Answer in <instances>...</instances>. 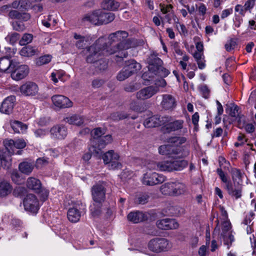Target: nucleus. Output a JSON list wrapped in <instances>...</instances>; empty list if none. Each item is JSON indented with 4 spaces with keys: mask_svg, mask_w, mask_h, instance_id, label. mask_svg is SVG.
<instances>
[{
    "mask_svg": "<svg viewBox=\"0 0 256 256\" xmlns=\"http://www.w3.org/2000/svg\"><path fill=\"white\" fill-rule=\"evenodd\" d=\"M128 33L126 31L118 30L110 34L108 37L109 42H106L108 50L114 51L112 54H117L115 60L119 62L128 56L126 50L142 45L143 41H138L134 38H128Z\"/></svg>",
    "mask_w": 256,
    "mask_h": 256,
    "instance_id": "f257e3e1",
    "label": "nucleus"
},
{
    "mask_svg": "<svg viewBox=\"0 0 256 256\" xmlns=\"http://www.w3.org/2000/svg\"><path fill=\"white\" fill-rule=\"evenodd\" d=\"M186 138L184 136H174L168 139L169 144L159 147V153L173 158H182L189 154V151L185 146L180 145L185 143Z\"/></svg>",
    "mask_w": 256,
    "mask_h": 256,
    "instance_id": "f03ea898",
    "label": "nucleus"
},
{
    "mask_svg": "<svg viewBox=\"0 0 256 256\" xmlns=\"http://www.w3.org/2000/svg\"><path fill=\"white\" fill-rule=\"evenodd\" d=\"M86 61L90 64L96 62L102 56L112 54L114 52L108 50V46L103 38L98 39L92 46L86 48Z\"/></svg>",
    "mask_w": 256,
    "mask_h": 256,
    "instance_id": "7ed1b4c3",
    "label": "nucleus"
},
{
    "mask_svg": "<svg viewBox=\"0 0 256 256\" xmlns=\"http://www.w3.org/2000/svg\"><path fill=\"white\" fill-rule=\"evenodd\" d=\"M147 62L148 64V71L160 77H166L168 74V70L162 66V61L156 54H151L147 58Z\"/></svg>",
    "mask_w": 256,
    "mask_h": 256,
    "instance_id": "20e7f679",
    "label": "nucleus"
},
{
    "mask_svg": "<svg viewBox=\"0 0 256 256\" xmlns=\"http://www.w3.org/2000/svg\"><path fill=\"white\" fill-rule=\"evenodd\" d=\"M188 165V162L187 160H179L158 162V165L156 166L159 167V170L170 172L182 170L186 168Z\"/></svg>",
    "mask_w": 256,
    "mask_h": 256,
    "instance_id": "39448f33",
    "label": "nucleus"
},
{
    "mask_svg": "<svg viewBox=\"0 0 256 256\" xmlns=\"http://www.w3.org/2000/svg\"><path fill=\"white\" fill-rule=\"evenodd\" d=\"M185 191V185L178 182H167L162 184L160 187V192L162 194L170 196L182 194Z\"/></svg>",
    "mask_w": 256,
    "mask_h": 256,
    "instance_id": "423d86ee",
    "label": "nucleus"
},
{
    "mask_svg": "<svg viewBox=\"0 0 256 256\" xmlns=\"http://www.w3.org/2000/svg\"><path fill=\"white\" fill-rule=\"evenodd\" d=\"M112 140V137L110 134L93 140L92 146L90 148L89 151L95 156H100L102 153V149L104 148L107 144L110 143Z\"/></svg>",
    "mask_w": 256,
    "mask_h": 256,
    "instance_id": "0eeeda50",
    "label": "nucleus"
},
{
    "mask_svg": "<svg viewBox=\"0 0 256 256\" xmlns=\"http://www.w3.org/2000/svg\"><path fill=\"white\" fill-rule=\"evenodd\" d=\"M120 156L113 150H110L102 155V159L105 164H108L110 170H118L122 168V165L118 160Z\"/></svg>",
    "mask_w": 256,
    "mask_h": 256,
    "instance_id": "6e6552de",
    "label": "nucleus"
},
{
    "mask_svg": "<svg viewBox=\"0 0 256 256\" xmlns=\"http://www.w3.org/2000/svg\"><path fill=\"white\" fill-rule=\"evenodd\" d=\"M166 178L156 172H148L144 175L142 183L147 186H154L162 183Z\"/></svg>",
    "mask_w": 256,
    "mask_h": 256,
    "instance_id": "1a4fd4ad",
    "label": "nucleus"
},
{
    "mask_svg": "<svg viewBox=\"0 0 256 256\" xmlns=\"http://www.w3.org/2000/svg\"><path fill=\"white\" fill-rule=\"evenodd\" d=\"M168 241L164 238H156L151 240L148 244L149 249L156 252H160L168 248Z\"/></svg>",
    "mask_w": 256,
    "mask_h": 256,
    "instance_id": "9d476101",
    "label": "nucleus"
},
{
    "mask_svg": "<svg viewBox=\"0 0 256 256\" xmlns=\"http://www.w3.org/2000/svg\"><path fill=\"white\" fill-rule=\"evenodd\" d=\"M14 68L10 72L12 79L19 80L24 78L28 74L29 69L28 66L25 64H20V63L15 62Z\"/></svg>",
    "mask_w": 256,
    "mask_h": 256,
    "instance_id": "9b49d317",
    "label": "nucleus"
},
{
    "mask_svg": "<svg viewBox=\"0 0 256 256\" xmlns=\"http://www.w3.org/2000/svg\"><path fill=\"white\" fill-rule=\"evenodd\" d=\"M24 206L26 211L36 214L39 209V202L35 195L28 194L24 200Z\"/></svg>",
    "mask_w": 256,
    "mask_h": 256,
    "instance_id": "f8f14e48",
    "label": "nucleus"
},
{
    "mask_svg": "<svg viewBox=\"0 0 256 256\" xmlns=\"http://www.w3.org/2000/svg\"><path fill=\"white\" fill-rule=\"evenodd\" d=\"M170 120L169 116H153L146 118L144 122V126L146 128H154L163 125Z\"/></svg>",
    "mask_w": 256,
    "mask_h": 256,
    "instance_id": "ddd939ff",
    "label": "nucleus"
},
{
    "mask_svg": "<svg viewBox=\"0 0 256 256\" xmlns=\"http://www.w3.org/2000/svg\"><path fill=\"white\" fill-rule=\"evenodd\" d=\"M92 198L94 202H103L106 198V188L102 184L94 185L91 190Z\"/></svg>",
    "mask_w": 256,
    "mask_h": 256,
    "instance_id": "4468645a",
    "label": "nucleus"
},
{
    "mask_svg": "<svg viewBox=\"0 0 256 256\" xmlns=\"http://www.w3.org/2000/svg\"><path fill=\"white\" fill-rule=\"evenodd\" d=\"M20 92L25 96H36L38 92V85L32 82H28L20 88Z\"/></svg>",
    "mask_w": 256,
    "mask_h": 256,
    "instance_id": "2eb2a0df",
    "label": "nucleus"
},
{
    "mask_svg": "<svg viewBox=\"0 0 256 256\" xmlns=\"http://www.w3.org/2000/svg\"><path fill=\"white\" fill-rule=\"evenodd\" d=\"M159 90L157 86H148L138 91L136 94V97L138 100H147L158 93Z\"/></svg>",
    "mask_w": 256,
    "mask_h": 256,
    "instance_id": "dca6fc26",
    "label": "nucleus"
},
{
    "mask_svg": "<svg viewBox=\"0 0 256 256\" xmlns=\"http://www.w3.org/2000/svg\"><path fill=\"white\" fill-rule=\"evenodd\" d=\"M170 120L166 124H164L163 127L164 130L168 133L174 132L182 129L183 133H186L188 130L186 128H183L184 121L182 120H176L170 122V118L169 117Z\"/></svg>",
    "mask_w": 256,
    "mask_h": 256,
    "instance_id": "f3484780",
    "label": "nucleus"
},
{
    "mask_svg": "<svg viewBox=\"0 0 256 256\" xmlns=\"http://www.w3.org/2000/svg\"><path fill=\"white\" fill-rule=\"evenodd\" d=\"M52 100L53 104L60 108H68L72 106L70 99L62 95H54L52 97Z\"/></svg>",
    "mask_w": 256,
    "mask_h": 256,
    "instance_id": "a211bd4d",
    "label": "nucleus"
},
{
    "mask_svg": "<svg viewBox=\"0 0 256 256\" xmlns=\"http://www.w3.org/2000/svg\"><path fill=\"white\" fill-rule=\"evenodd\" d=\"M15 100L16 97L14 96L7 97L2 103L0 112L8 114L11 113L13 110Z\"/></svg>",
    "mask_w": 256,
    "mask_h": 256,
    "instance_id": "6ab92c4d",
    "label": "nucleus"
},
{
    "mask_svg": "<svg viewBox=\"0 0 256 256\" xmlns=\"http://www.w3.org/2000/svg\"><path fill=\"white\" fill-rule=\"evenodd\" d=\"M52 136L56 139H64L67 135V128L62 125L54 126L50 130Z\"/></svg>",
    "mask_w": 256,
    "mask_h": 256,
    "instance_id": "aec40b11",
    "label": "nucleus"
},
{
    "mask_svg": "<svg viewBox=\"0 0 256 256\" xmlns=\"http://www.w3.org/2000/svg\"><path fill=\"white\" fill-rule=\"evenodd\" d=\"M16 61L12 60L8 56L0 58V72L10 73L14 68Z\"/></svg>",
    "mask_w": 256,
    "mask_h": 256,
    "instance_id": "412c9836",
    "label": "nucleus"
},
{
    "mask_svg": "<svg viewBox=\"0 0 256 256\" xmlns=\"http://www.w3.org/2000/svg\"><path fill=\"white\" fill-rule=\"evenodd\" d=\"M127 218L128 221L134 224H137L146 220L148 219V216L142 212L136 210L130 212Z\"/></svg>",
    "mask_w": 256,
    "mask_h": 256,
    "instance_id": "4be33fe9",
    "label": "nucleus"
},
{
    "mask_svg": "<svg viewBox=\"0 0 256 256\" xmlns=\"http://www.w3.org/2000/svg\"><path fill=\"white\" fill-rule=\"evenodd\" d=\"M161 104L164 108L170 110L176 106V101L172 96L166 94L162 95V100Z\"/></svg>",
    "mask_w": 256,
    "mask_h": 256,
    "instance_id": "5701e85b",
    "label": "nucleus"
},
{
    "mask_svg": "<svg viewBox=\"0 0 256 256\" xmlns=\"http://www.w3.org/2000/svg\"><path fill=\"white\" fill-rule=\"evenodd\" d=\"M132 76L141 69V65L134 60H130L125 62L124 67Z\"/></svg>",
    "mask_w": 256,
    "mask_h": 256,
    "instance_id": "b1692460",
    "label": "nucleus"
},
{
    "mask_svg": "<svg viewBox=\"0 0 256 256\" xmlns=\"http://www.w3.org/2000/svg\"><path fill=\"white\" fill-rule=\"evenodd\" d=\"M100 10H96L92 13L86 14L82 19L84 21H88L95 25H100Z\"/></svg>",
    "mask_w": 256,
    "mask_h": 256,
    "instance_id": "393cba45",
    "label": "nucleus"
},
{
    "mask_svg": "<svg viewBox=\"0 0 256 256\" xmlns=\"http://www.w3.org/2000/svg\"><path fill=\"white\" fill-rule=\"evenodd\" d=\"M26 184L28 188L32 190L36 193L40 192L42 184L39 180L33 177H30L26 180Z\"/></svg>",
    "mask_w": 256,
    "mask_h": 256,
    "instance_id": "a878e982",
    "label": "nucleus"
},
{
    "mask_svg": "<svg viewBox=\"0 0 256 256\" xmlns=\"http://www.w3.org/2000/svg\"><path fill=\"white\" fill-rule=\"evenodd\" d=\"M10 124L12 128L16 133H24L28 128L26 124L18 120H12Z\"/></svg>",
    "mask_w": 256,
    "mask_h": 256,
    "instance_id": "bb28decb",
    "label": "nucleus"
},
{
    "mask_svg": "<svg viewBox=\"0 0 256 256\" xmlns=\"http://www.w3.org/2000/svg\"><path fill=\"white\" fill-rule=\"evenodd\" d=\"M101 4L103 9L108 10H116L120 7V3L115 0H104Z\"/></svg>",
    "mask_w": 256,
    "mask_h": 256,
    "instance_id": "cd10ccee",
    "label": "nucleus"
},
{
    "mask_svg": "<svg viewBox=\"0 0 256 256\" xmlns=\"http://www.w3.org/2000/svg\"><path fill=\"white\" fill-rule=\"evenodd\" d=\"M64 121L70 124L76 126H81L84 122V118L77 114H74L70 116L66 117L64 119Z\"/></svg>",
    "mask_w": 256,
    "mask_h": 256,
    "instance_id": "c85d7f7f",
    "label": "nucleus"
},
{
    "mask_svg": "<svg viewBox=\"0 0 256 256\" xmlns=\"http://www.w3.org/2000/svg\"><path fill=\"white\" fill-rule=\"evenodd\" d=\"M34 166V164L33 162H23L19 164L18 168L22 173L29 175L33 170Z\"/></svg>",
    "mask_w": 256,
    "mask_h": 256,
    "instance_id": "c756f323",
    "label": "nucleus"
},
{
    "mask_svg": "<svg viewBox=\"0 0 256 256\" xmlns=\"http://www.w3.org/2000/svg\"><path fill=\"white\" fill-rule=\"evenodd\" d=\"M10 150L4 149L0 150V159L2 163H4V164L8 168L10 165L11 154Z\"/></svg>",
    "mask_w": 256,
    "mask_h": 256,
    "instance_id": "7c9ffc66",
    "label": "nucleus"
},
{
    "mask_svg": "<svg viewBox=\"0 0 256 256\" xmlns=\"http://www.w3.org/2000/svg\"><path fill=\"white\" fill-rule=\"evenodd\" d=\"M102 203L99 202H94L90 206V212L93 217H98L102 212Z\"/></svg>",
    "mask_w": 256,
    "mask_h": 256,
    "instance_id": "2f4dec72",
    "label": "nucleus"
},
{
    "mask_svg": "<svg viewBox=\"0 0 256 256\" xmlns=\"http://www.w3.org/2000/svg\"><path fill=\"white\" fill-rule=\"evenodd\" d=\"M12 186L9 182L6 181L0 183V197L3 198L11 193Z\"/></svg>",
    "mask_w": 256,
    "mask_h": 256,
    "instance_id": "473e14b6",
    "label": "nucleus"
},
{
    "mask_svg": "<svg viewBox=\"0 0 256 256\" xmlns=\"http://www.w3.org/2000/svg\"><path fill=\"white\" fill-rule=\"evenodd\" d=\"M68 218L72 222H78L80 218V213L79 210L74 208H70L68 212Z\"/></svg>",
    "mask_w": 256,
    "mask_h": 256,
    "instance_id": "72a5a7b5",
    "label": "nucleus"
},
{
    "mask_svg": "<svg viewBox=\"0 0 256 256\" xmlns=\"http://www.w3.org/2000/svg\"><path fill=\"white\" fill-rule=\"evenodd\" d=\"M114 14L112 12H106L100 10V25L108 24L114 19Z\"/></svg>",
    "mask_w": 256,
    "mask_h": 256,
    "instance_id": "f704fd0d",
    "label": "nucleus"
},
{
    "mask_svg": "<svg viewBox=\"0 0 256 256\" xmlns=\"http://www.w3.org/2000/svg\"><path fill=\"white\" fill-rule=\"evenodd\" d=\"M226 186L228 194L231 196L234 197L236 199L242 196V189L240 188H234L232 183H228Z\"/></svg>",
    "mask_w": 256,
    "mask_h": 256,
    "instance_id": "c9c22d12",
    "label": "nucleus"
},
{
    "mask_svg": "<svg viewBox=\"0 0 256 256\" xmlns=\"http://www.w3.org/2000/svg\"><path fill=\"white\" fill-rule=\"evenodd\" d=\"M94 64V66L98 72H102L108 68V62L107 60L102 58V57L97 60L96 62H94L92 63Z\"/></svg>",
    "mask_w": 256,
    "mask_h": 256,
    "instance_id": "e433bc0d",
    "label": "nucleus"
},
{
    "mask_svg": "<svg viewBox=\"0 0 256 256\" xmlns=\"http://www.w3.org/2000/svg\"><path fill=\"white\" fill-rule=\"evenodd\" d=\"M74 38L76 40L75 42L76 46L79 49L83 48L86 46L88 40L87 38L76 34H74Z\"/></svg>",
    "mask_w": 256,
    "mask_h": 256,
    "instance_id": "4c0bfd02",
    "label": "nucleus"
},
{
    "mask_svg": "<svg viewBox=\"0 0 256 256\" xmlns=\"http://www.w3.org/2000/svg\"><path fill=\"white\" fill-rule=\"evenodd\" d=\"M150 198L148 193H140L136 196L134 202L137 204H144L148 202Z\"/></svg>",
    "mask_w": 256,
    "mask_h": 256,
    "instance_id": "58836bf2",
    "label": "nucleus"
},
{
    "mask_svg": "<svg viewBox=\"0 0 256 256\" xmlns=\"http://www.w3.org/2000/svg\"><path fill=\"white\" fill-rule=\"evenodd\" d=\"M37 49L31 46L24 47L20 51V54L24 56H31L36 54Z\"/></svg>",
    "mask_w": 256,
    "mask_h": 256,
    "instance_id": "ea45409f",
    "label": "nucleus"
},
{
    "mask_svg": "<svg viewBox=\"0 0 256 256\" xmlns=\"http://www.w3.org/2000/svg\"><path fill=\"white\" fill-rule=\"evenodd\" d=\"M223 238L224 243V245L228 246V248H230L232 242L234 240V236L231 233H228L227 234L221 235Z\"/></svg>",
    "mask_w": 256,
    "mask_h": 256,
    "instance_id": "a19ab883",
    "label": "nucleus"
},
{
    "mask_svg": "<svg viewBox=\"0 0 256 256\" xmlns=\"http://www.w3.org/2000/svg\"><path fill=\"white\" fill-rule=\"evenodd\" d=\"M90 133L92 136L93 137L94 140H96V139L103 136H102L105 134V130L101 128H94Z\"/></svg>",
    "mask_w": 256,
    "mask_h": 256,
    "instance_id": "79ce46f5",
    "label": "nucleus"
},
{
    "mask_svg": "<svg viewBox=\"0 0 256 256\" xmlns=\"http://www.w3.org/2000/svg\"><path fill=\"white\" fill-rule=\"evenodd\" d=\"M127 117V114L123 112H114L110 115V118L115 121L124 120Z\"/></svg>",
    "mask_w": 256,
    "mask_h": 256,
    "instance_id": "37998d69",
    "label": "nucleus"
},
{
    "mask_svg": "<svg viewBox=\"0 0 256 256\" xmlns=\"http://www.w3.org/2000/svg\"><path fill=\"white\" fill-rule=\"evenodd\" d=\"M140 84L136 82H131L130 84H126L124 86V89L125 91H126V92H132L138 90L140 88Z\"/></svg>",
    "mask_w": 256,
    "mask_h": 256,
    "instance_id": "c03bdc74",
    "label": "nucleus"
},
{
    "mask_svg": "<svg viewBox=\"0 0 256 256\" xmlns=\"http://www.w3.org/2000/svg\"><path fill=\"white\" fill-rule=\"evenodd\" d=\"M131 76V74L128 72L125 68L122 69L118 73L116 78L119 81H123Z\"/></svg>",
    "mask_w": 256,
    "mask_h": 256,
    "instance_id": "a18cd8bd",
    "label": "nucleus"
},
{
    "mask_svg": "<svg viewBox=\"0 0 256 256\" xmlns=\"http://www.w3.org/2000/svg\"><path fill=\"white\" fill-rule=\"evenodd\" d=\"M32 38L33 36L32 34H25L20 40L19 44L21 46H25L30 42L32 40Z\"/></svg>",
    "mask_w": 256,
    "mask_h": 256,
    "instance_id": "49530a36",
    "label": "nucleus"
},
{
    "mask_svg": "<svg viewBox=\"0 0 256 256\" xmlns=\"http://www.w3.org/2000/svg\"><path fill=\"white\" fill-rule=\"evenodd\" d=\"M51 60V56L46 55L40 56L36 60V64L38 66H42L48 63Z\"/></svg>",
    "mask_w": 256,
    "mask_h": 256,
    "instance_id": "de8ad7c7",
    "label": "nucleus"
},
{
    "mask_svg": "<svg viewBox=\"0 0 256 256\" xmlns=\"http://www.w3.org/2000/svg\"><path fill=\"white\" fill-rule=\"evenodd\" d=\"M20 38V35L18 33L14 32L8 34L6 38V41L9 42L10 44H13L16 43Z\"/></svg>",
    "mask_w": 256,
    "mask_h": 256,
    "instance_id": "09e8293b",
    "label": "nucleus"
},
{
    "mask_svg": "<svg viewBox=\"0 0 256 256\" xmlns=\"http://www.w3.org/2000/svg\"><path fill=\"white\" fill-rule=\"evenodd\" d=\"M12 28L16 31H22L25 29V26L22 22L20 20H15L12 23Z\"/></svg>",
    "mask_w": 256,
    "mask_h": 256,
    "instance_id": "8fccbe9b",
    "label": "nucleus"
},
{
    "mask_svg": "<svg viewBox=\"0 0 256 256\" xmlns=\"http://www.w3.org/2000/svg\"><path fill=\"white\" fill-rule=\"evenodd\" d=\"M12 180L16 184H19L22 182L21 176L17 170H12L11 174Z\"/></svg>",
    "mask_w": 256,
    "mask_h": 256,
    "instance_id": "3c124183",
    "label": "nucleus"
},
{
    "mask_svg": "<svg viewBox=\"0 0 256 256\" xmlns=\"http://www.w3.org/2000/svg\"><path fill=\"white\" fill-rule=\"evenodd\" d=\"M168 230L176 229L178 227V224L176 220L167 218Z\"/></svg>",
    "mask_w": 256,
    "mask_h": 256,
    "instance_id": "603ef678",
    "label": "nucleus"
},
{
    "mask_svg": "<svg viewBox=\"0 0 256 256\" xmlns=\"http://www.w3.org/2000/svg\"><path fill=\"white\" fill-rule=\"evenodd\" d=\"M167 225V218L162 219L156 222V226L160 229L168 230Z\"/></svg>",
    "mask_w": 256,
    "mask_h": 256,
    "instance_id": "864d4df0",
    "label": "nucleus"
},
{
    "mask_svg": "<svg viewBox=\"0 0 256 256\" xmlns=\"http://www.w3.org/2000/svg\"><path fill=\"white\" fill-rule=\"evenodd\" d=\"M255 4V0H247L244 4V10L250 12Z\"/></svg>",
    "mask_w": 256,
    "mask_h": 256,
    "instance_id": "5fc2aeb1",
    "label": "nucleus"
},
{
    "mask_svg": "<svg viewBox=\"0 0 256 256\" xmlns=\"http://www.w3.org/2000/svg\"><path fill=\"white\" fill-rule=\"evenodd\" d=\"M232 178L234 181L236 180L237 178L240 179L242 176V173L240 170L234 168L232 170Z\"/></svg>",
    "mask_w": 256,
    "mask_h": 256,
    "instance_id": "6e6d98bb",
    "label": "nucleus"
},
{
    "mask_svg": "<svg viewBox=\"0 0 256 256\" xmlns=\"http://www.w3.org/2000/svg\"><path fill=\"white\" fill-rule=\"evenodd\" d=\"M176 28L181 34L185 35L188 34V31L184 24H182L179 22L176 23Z\"/></svg>",
    "mask_w": 256,
    "mask_h": 256,
    "instance_id": "4d7b16f0",
    "label": "nucleus"
},
{
    "mask_svg": "<svg viewBox=\"0 0 256 256\" xmlns=\"http://www.w3.org/2000/svg\"><path fill=\"white\" fill-rule=\"evenodd\" d=\"M230 224L225 222L222 224V232L221 233V235H224V234H227L228 233H230L228 232L230 228Z\"/></svg>",
    "mask_w": 256,
    "mask_h": 256,
    "instance_id": "13d9d810",
    "label": "nucleus"
},
{
    "mask_svg": "<svg viewBox=\"0 0 256 256\" xmlns=\"http://www.w3.org/2000/svg\"><path fill=\"white\" fill-rule=\"evenodd\" d=\"M200 89L203 97L208 98L209 96L210 90L207 86L206 85L202 86L200 88Z\"/></svg>",
    "mask_w": 256,
    "mask_h": 256,
    "instance_id": "bf43d9fd",
    "label": "nucleus"
},
{
    "mask_svg": "<svg viewBox=\"0 0 256 256\" xmlns=\"http://www.w3.org/2000/svg\"><path fill=\"white\" fill-rule=\"evenodd\" d=\"M14 147L18 149L23 148L26 146V143L24 140H18L14 141Z\"/></svg>",
    "mask_w": 256,
    "mask_h": 256,
    "instance_id": "052dcab7",
    "label": "nucleus"
},
{
    "mask_svg": "<svg viewBox=\"0 0 256 256\" xmlns=\"http://www.w3.org/2000/svg\"><path fill=\"white\" fill-rule=\"evenodd\" d=\"M230 114L232 117H237L239 114V108L237 106L231 107Z\"/></svg>",
    "mask_w": 256,
    "mask_h": 256,
    "instance_id": "680f3d73",
    "label": "nucleus"
},
{
    "mask_svg": "<svg viewBox=\"0 0 256 256\" xmlns=\"http://www.w3.org/2000/svg\"><path fill=\"white\" fill-rule=\"evenodd\" d=\"M236 44V42L232 40H228L225 44V48L227 51L230 52L232 50L234 49Z\"/></svg>",
    "mask_w": 256,
    "mask_h": 256,
    "instance_id": "e2e57ef3",
    "label": "nucleus"
},
{
    "mask_svg": "<svg viewBox=\"0 0 256 256\" xmlns=\"http://www.w3.org/2000/svg\"><path fill=\"white\" fill-rule=\"evenodd\" d=\"M14 140H5L4 141V144L5 146V149L10 150L14 146Z\"/></svg>",
    "mask_w": 256,
    "mask_h": 256,
    "instance_id": "0e129e2a",
    "label": "nucleus"
},
{
    "mask_svg": "<svg viewBox=\"0 0 256 256\" xmlns=\"http://www.w3.org/2000/svg\"><path fill=\"white\" fill-rule=\"evenodd\" d=\"M8 16L12 18H16L18 20L21 16V13L16 10H10L9 12Z\"/></svg>",
    "mask_w": 256,
    "mask_h": 256,
    "instance_id": "69168bd1",
    "label": "nucleus"
},
{
    "mask_svg": "<svg viewBox=\"0 0 256 256\" xmlns=\"http://www.w3.org/2000/svg\"><path fill=\"white\" fill-rule=\"evenodd\" d=\"M104 83V81L103 80L100 79H96L92 80V87L94 88H98L100 87Z\"/></svg>",
    "mask_w": 256,
    "mask_h": 256,
    "instance_id": "338daca9",
    "label": "nucleus"
},
{
    "mask_svg": "<svg viewBox=\"0 0 256 256\" xmlns=\"http://www.w3.org/2000/svg\"><path fill=\"white\" fill-rule=\"evenodd\" d=\"M248 102L250 103H255L254 107L256 108V90L253 91L249 98Z\"/></svg>",
    "mask_w": 256,
    "mask_h": 256,
    "instance_id": "774afa93",
    "label": "nucleus"
}]
</instances>
